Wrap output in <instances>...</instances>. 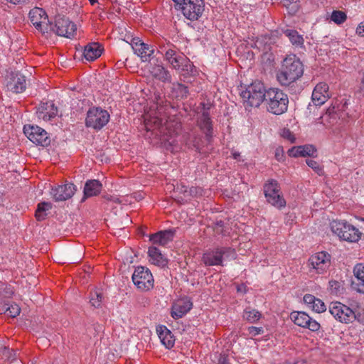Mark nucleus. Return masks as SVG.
Listing matches in <instances>:
<instances>
[{
	"mask_svg": "<svg viewBox=\"0 0 364 364\" xmlns=\"http://www.w3.org/2000/svg\"><path fill=\"white\" fill-rule=\"evenodd\" d=\"M284 33L289 38L290 42L296 46H301L304 40L302 35H300L296 30L287 29L284 31Z\"/></svg>",
	"mask_w": 364,
	"mask_h": 364,
	"instance_id": "35",
	"label": "nucleus"
},
{
	"mask_svg": "<svg viewBox=\"0 0 364 364\" xmlns=\"http://www.w3.org/2000/svg\"><path fill=\"white\" fill-rule=\"evenodd\" d=\"M274 156H275L276 159L278 161H283L284 157L283 149L280 147L277 148L275 150Z\"/></svg>",
	"mask_w": 364,
	"mask_h": 364,
	"instance_id": "47",
	"label": "nucleus"
},
{
	"mask_svg": "<svg viewBox=\"0 0 364 364\" xmlns=\"http://www.w3.org/2000/svg\"><path fill=\"white\" fill-rule=\"evenodd\" d=\"M347 16L345 12L342 11H333L331 15V21L335 23L340 25L346 21Z\"/></svg>",
	"mask_w": 364,
	"mask_h": 364,
	"instance_id": "41",
	"label": "nucleus"
},
{
	"mask_svg": "<svg viewBox=\"0 0 364 364\" xmlns=\"http://www.w3.org/2000/svg\"><path fill=\"white\" fill-rule=\"evenodd\" d=\"M330 98L329 86L325 82L318 83L312 92L311 100L314 105L321 106Z\"/></svg>",
	"mask_w": 364,
	"mask_h": 364,
	"instance_id": "19",
	"label": "nucleus"
},
{
	"mask_svg": "<svg viewBox=\"0 0 364 364\" xmlns=\"http://www.w3.org/2000/svg\"><path fill=\"white\" fill-rule=\"evenodd\" d=\"M264 194L267 201L274 207L282 209L286 206V200L276 180L269 179L264 183Z\"/></svg>",
	"mask_w": 364,
	"mask_h": 364,
	"instance_id": "7",
	"label": "nucleus"
},
{
	"mask_svg": "<svg viewBox=\"0 0 364 364\" xmlns=\"http://www.w3.org/2000/svg\"><path fill=\"white\" fill-rule=\"evenodd\" d=\"M331 230L340 240L350 243L358 242L362 236V232L358 228L345 220L332 221Z\"/></svg>",
	"mask_w": 364,
	"mask_h": 364,
	"instance_id": "2",
	"label": "nucleus"
},
{
	"mask_svg": "<svg viewBox=\"0 0 364 364\" xmlns=\"http://www.w3.org/2000/svg\"><path fill=\"white\" fill-rule=\"evenodd\" d=\"M282 136L284 138L293 141L294 137L292 135L291 132L289 129H284L282 132Z\"/></svg>",
	"mask_w": 364,
	"mask_h": 364,
	"instance_id": "49",
	"label": "nucleus"
},
{
	"mask_svg": "<svg viewBox=\"0 0 364 364\" xmlns=\"http://www.w3.org/2000/svg\"><path fill=\"white\" fill-rule=\"evenodd\" d=\"M329 312L341 323H349L357 319L359 322L364 323V317L360 313H355L350 308L340 302L331 304Z\"/></svg>",
	"mask_w": 364,
	"mask_h": 364,
	"instance_id": "5",
	"label": "nucleus"
},
{
	"mask_svg": "<svg viewBox=\"0 0 364 364\" xmlns=\"http://www.w3.org/2000/svg\"><path fill=\"white\" fill-rule=\"evenodd\" d=\"M201 105L203 106L204 111L200 117L198 124L201 130L205 134V141L209 142L213 134L212 122L209 113L205 110V104L201 103Z\"/></svg>",
	"mask_w": 364,
	"mask_h": 364,
	"instance_id": "27",
	"label": "nucleus"
},
{
	"mask_svg": "<svg viewBox=\"0 0 364 364\" xmlns=\"http://www.w3.org/2000/svg\"><path fill=\"white\" fill-rule=\"evenodd\" d=\"M6 87L14 93H21L26 87L25 77L18 72L11 73L6 78Z\"/></svg>",
	"mask_w": 364,
	"mask_h": 364,
	"instance_id": "18",
	"label": "nucleus"
},
{
	"mask_svg": "<svg viewBox=\"0 0 364 364\" xmlns=\"http://www.w3.org/2000/svg\"><path fill=\"white\" fill-rule=\"evenodd\" d=\"M304 74V65L300 59L290 54L282 61L276 73L277 80L282 86L288 87L299 80Z\"/></svg>",
	"mask_w": 364,
	"mask_h": 364,
	"instance_id": "1",
	"label": "nucleus"
},
{
	"mask_svg": "<svg viewBox=\"0 0 364 364\" xmlns=\"http://www.w3.org/2000/svg\"><path fill=\"white\" fill-rule=\"evenodd\" d=\"M203 141L201 139L195 138L193 142V146L198 153L205 154L207 151L203 149V146L201 145Z\"/></svg>",
	"mask_w": 364,
	"mask_h": 364,
	"instance_id": "44",
	"label": "nucleus"
},
{
	"mask_svg": "<svg viewBox=\"0 0 364 364\" xmlns=\"http://www.w3.org/2000/svg\"><path fill=\"white\" fill-rule=\"evenodd\" d=\"M13 352H14V357L16 356V355L18 354V350H12Z\"/></svg>",
	"mask_w": 364,
	"mask_h": 364,
	"instance_id": "61",
	"label": "nucleus"
},
{
	"mask_svg": "<svg viewBox=\"0 0 364 364\" xmlns=\"http://www.w3.org/2000/svg\"><path fill=\"white\" fill-rule=\"evenodd\" d=\"M274 43V41H272L271 38H269L268 41H265V44H264V48H263V49H264V50H267V49H268V48H269V46L271 43Z\"/></svg>",
	"mask_w": 364,
	"mask_h": 364,
	"instance_id": "55",
	"label": "nucleus"
},
{
	"mask_svg": "<svg viewBox=\"0 0 364 364\" xmlns=\"http://www.w3.org/2000/svg\"><path fill=\"white\" fill-rule=\"evenodd\" d=\"M77 30L76 25L69 18L58 17L55 19V25L49 28V31H53L57 35L71 38L73 37Z\"/></svg>",
	"mask_w": 364,
	"mask_h": 364,
	"instance_id": "13",
	"label": "nucleus"
},
{
	"mask_svg": "<svg viewBox=\"0 0 364 364\" xmlns=\"http://www.w3.org/2000/svg\"><path fill=\"white\" fill-rule=\"evenodd\" d=\"M161 53H164L165 60L171 65V66L177 70L181 69V65L186 60V57L176 49L173 45H168V46L160 47Z\"/></svg>",
	"mask_w": 364,
	"mask_h": 364,
	"instance_id": "15",
	"label": "nucleus"
},
{
	"mask_svg": "<svg viewBox=\"0 0 364 364\" xmlns=\"http://www.w3.org/2000/svg\"><path fill=\"white\" fill-rule=\"evenodd\" d=\"M104 299L103 294L100 289H95L90 292V303L95 308H100Z\"/></svg>",
	"mask_w": 364,
	"mask_h": 364,
	"instance_id": "36",
	"label": "nucleus"
},
{
	"mask_svg": "<svg viewBox=\"0 0 364 364\" xmlns=\"http://www.w3.org/2000/svg\"><path fill=\"white\" fill-rule=\"evenodd\" d=\"M183 15L188 20L196 21L202 15L205 4L204 0H173Z\"/></svg>",
	"mask_w": 364,
	"mask_h": 364,
	"instance_id": "6",
	"label": "nucleus"
},
{
	"mask_svg": "<svg viewBox=\"0 0 364 364\" xmlns=\"http://www.w3.org/2000/svg\"><path fill=\"white\" fill-rule=\"evenodd\" d=\"M359 220H360V221H361V222H363V223H364V218H360L359 219Z\"/></svg>",
	"mask_w": 364,
	"mask_h": 364,
	"instance_id": "63",
	"label": "nucleus"
},
{
	"mask_svg": "<svg viewBox=\"0 0 364 364\" xmlns=\"http://www.w3.org/2000/svg\"><path fill=\"white\" fill-rule=\"evenodd\" d=\"M156 331L161 343L166 348L171 349L173 347L175 338L170 330L165 326H160L157 327Z\"/></svg>",
	"mask_w": 364,
	"mask_h": 364,
	"instance_id": "29",
	"label": "nucleus"
},
{
	"mask_svg": "<svg viewBox=\"0 0 364 364\" xmlns=\"http://www.w3.org/2000/svg\"><path fill=\"white\" fill-rule=\"evenodd\" d=\"M267 91L262 82L255 81L240 92V96L247 105L257 107L265 100Z\"/></svg>",
	"mask_w": 364,
	"mask_h": 364,
	"instance_id": "4",
	"label": "nucleus"
},
{
	"mask_svg": "<svg viewBox=\"0 0 364 364\" xmlns=\"http://www.w3.org/2000/svg\"><path fill=\"white\" fill-rule=\"evenodd\" d=\"M218 364H228V355L225 353H220Z\"/></svg>",
	"mask_w": 364,
	"mask_h": 364,
	"instance_id": "48",
	"label": "nucleus"
},
{
	"mask_svg": "<svg viewBox=\"0 0 364 364\" xmlns=\"http://www.w3.org/2000/svg\"><path fill=\"white\" fill-rule=\"evenodd\" d=\"M165 126H166V129H168V128L170 127V124H169L168 122H166L165 123Z\"/></svg>",
	"mask_w": 364,
	"mask_h": 364,
	"instance_id": "62",
	"label": "nucleus"
},
{
	"mask_svg": "<svg viewBox=\"0 0 364 364\" xmlns=\"http://www.w3.org/2000/svg\"><path fill=\"white\" fill-rule=\"evenodd\" d=\"M149 72L154 78L163 82H170L171 80V75L169 71L161 64L151 65Z\"/></svg>",
	"mask_w": 364,
	"mask_h": 364,
	"instance_id": "28",
	"label": "nucleus"
},
{
	"mask_svg": "<svg viewBox=\"0 0 364 364\" xmlns=\"http://www.w3.org/2000/svg\"><path fill=\"white\" fill-rule=\"evenodd\" d=\"M248 332L250 335L255 336L263 333V328L251 326L248 328Z\"/></svg>",
	"mask_w": 364,
	"mask_h": 364,
	"instance_id": "45",
	"label": "nucleus"
},
{
	"mask_svg": "<svg viewBox=\"0 0 364 364\" xmlns=\"http://www.w3.org/2000/svg\"><path fill=\"white\" fill-rule=\"evenodd\" d=\"M192 303L187 299H181L177 300L172 306L171 316L178 319L182 318L192 308Z\"/></svg>",
	"mask_w": 364,
	"mask_h": 364,
	"instance_id": "21",
	"label": "nucleus"
},
{
	"mask_svg": "<svg viewBox=\"0 0 364 364\" xmlns=\"http://www.w3.org/2000/svg\"><path fill=\"white\" fill-rule=\"evenodd\" d=\"M104 198H105L107 200L112 201L113 196H105Z\"/></svg>",
	"mask_w": 364,
	"mask_h": 364,
	"instance_id": "58",
	"label": "nucleus"
},
{
	"mask_svg": "<svg viewBox=\"0 0 364 364\" xmlns=\"http://www.w3.org/2000/svg\"><path fill=\"white\" fill-rule=\"evenodd\" d=\"M338 116V114L336 113L330 114L329 115H328V117H329V119H330V123L333 124V121L336 119Z\"/></svg>",
	"mask_w": 364,
	"mask_h": 364,
	"instance_id": "53",
	"label": "nucleus"
},
{
	"mask_svg": "<svg viewBox=\"0 0 364 364\" xmlns=\"http://www.w3.org/2000/svg\"><path fill=\"white\" fill-rule=\"evenodd\" d=\"M171 93L173 97L181 100L188 97V88L181 83H173Z\"/></svg>",
	"mask_w": 364,
	"mask_h": 364,
	"instance_id": "34",
	"label": "nucleus"
},
{
	"mask_svg": "<svg viewBox=\"0 0 364 364\" xmlns=\"http://www.w3.org/2000/svg\"><path fill=\"white\" fill-rule=\"evenodd\" d=\"M306 162V164L310 168H311L318 175L321 176L323 174L324 171L323 167L316 161L311 159H307Z\"/></svg>",
	"mask_w": 364,
	"mask_h": 364,
	"instance_id": "43",
	"label": "nucleus"
},
{
	"mask_svg": "<svg viewBox=\"0 0 364 364\" xmlns=\"http://www.w3.org/2000/svg\"><path fill=\"white\" fill-rule=\"evenodd\" d=\"M263 40L262 39H259V38H257L255 45V46L259 48V49H261V45H262V43Z\"/></svg>",
	"mask_w": 364,
	"mask_h": 364,
	"instance_id": "56",
	"label": "nucleus"
},
{
	"mask_svg": "<svg viewBox=\"0 0 364 364\" xmlns=\"http://www.w3.org/2000/svg\"><path fill=\"white\" fill-rule=\"evenodd\" d=\"M265 102L267 110L274 114H282L288 108L289 98L286 93L278 88H270L267 91Z\"/></svg>",
	"mask_w": 364,
	"mask_h": 364,
	"instance_id": "3",
	"label": "nucleus"
},
{
	"mask_svg": "<svg viewBox=\"0 0 364 364\" xmlns=\"http://www.w3.org/2000/svg\"><path fill=\"white\" fill-rule=\"evenodd\" d=\"M316 153V148L311 144L294 146L288 151L289 155L291 157L314 156Z\"/></svg>",
	"mask_w": 364,
	"mask_h": 364,
	"instance_id": "26",
	"label": "nucleus"
},
{
	"mask_svg": "<svg viewBox=\"0 0 364 364\" xmlns=\"http://www.w3.org/2000/svg\"><path fill=\"white\" fill-rule=\"evenodd\" d=\"M89 1L90 2L91 5H94L97 1V0H89Z\"/></svg>",
	"mask_w": 364,
	"mask_h": 364,
	"instance_id": "60",
	"label": "nucleus"
},
{
	"mask_svg": "<svg viewBox=\"0 0 364 364\" xmlns=\"http://www.w3.org/2000/svg\"><path fill=\"white\" fill-rule=\"evenodd\" d=\"M14 291L10 284L0 282V299L10 298Z\"/></svg>",
	"mask_w": 364,
	"mask_h": 364,
	"instance_id": "40",
	"label": "nucleus"
},
{
	"mask_svg": "<svg viewBox=\"0 0 364 364\" xmlns=\"http://www.w3.org/2000/svg\"><path fill=\"white\" fill-rule=\"evenodd\" d=\"M174 235V231L171 230H166L164 231H159L150 236V240L151 241L153 246L160 245L166 246L169 242L173 240Z\"/></svg>",
	"mask_w": 364,
	"mask_h": 364,
	"instance_id": "23",
	"label": "nucleus"
},
{
	"mask_svg": "<svg viewBox=\"0 0 364 364\" xmlns=\"http://www.w3.org/2000/svg\"><path fill=\"white\" fill-rule=\"evenodd\" d=\"M102 188V184L98 180H88L85 184L82 202L85 201L87 198L99 195Z\"/></svg>",
	"mask_w": 364,
	"mask_h": 364,
	"instance_id": "25",
	"label": "nucleus"
},
{
	"mask_svg": "<svg viewBox=\"0 0 364 364\" xmlns=\"http://www.w3.org/2000/svg\"><path fill=\"white\" fill-rule=\"evenodd\" d=\"M304 302L307 306L317 313H322L326 311V307L322 300L315 297L312 294H306L304 296Z\"/></svg>",
	"mask_w": 364,
	"mask_h": 364,
	"instance_id": "30",
	"label": "nucleus"
},
{
	"mask_svg": "<svg viewBox=\"0 0 364 364\" xmlns=\"http://www.w3.org/2000/svg\"><path fill=\"white\" fill-rule=\"evenodd\" d=\"M102 51L103 47L100 43H90L85 46L83 56L88 61H94L101 56Z\"/></svg>",
	"mask_w": 364,
	"mask_h": 364,
	"instance_id": "24",
	"label": "nucleus"
},
{
	"mask_svg": "<svg viewBox=\"0 0 364 364\" xmlns=\"http://www.w3.org/2000/svg\"><path fill=\"white\" fill-rule=\"evenodd\" d=\"M177 126H178L177 129H179L181 127V124H177Z\"/></svg>",
	"mask_w": 364,
	"mask_h": 364,
	"instance_id": "64",
	"label": "nucleus"
},
{
	"mask_svg": "<svg viewBox=\"0 0 364 364\" xmlns=\"http://www.w3.org/2000/svg\"><path fill=\"white\" fill-rule=\"evenodd\" d=\"M356 33L360 36H364V23L361 22L356 28Z\"/></svg>",
	"mask_w": 364,
	"mask_h": 364,
	"instance_id": "50",
	"label": "nucleus"
},
{
	"mask_svg": "<svg viewBox=\"0 0 364 364\" xmlns=\"http://www.w3.org/2000/svg\"><path fill=\"white\" fill-rule=\"evenodd\" d=\"M237 291L239 293L244 294L246 292V286L243 284L237 285Z\"/></svg>",
	"mask_w": 364,
	"mask_h": 364,
	"instance_id": "51",
	"label": "nucleus"
},
{
	"mask_svg": "<svg viewBox=\"0 0 364 364\" xmlns=\"http://www.w3.org/2000/svg\"><path fill=\"white\" fill-rule=\"evenodd\" d=\"M183 75H191L193 73L194 66L190 60L186 58V60L181 65V69Z\"/></svg>",
	"mask_w": 364,
	"mask_h": 364,
	"instance_id": "42",
	"label": "nucleus"
},
{
	"mask_svg": "<svg viewBox=\"0 0 364 364\" xmlns=\"http://www.w3.org/2000/svg\"><path fill=\"white\" fill-rule=\"evenodd\" d=\"M109 114L107 110L93 107L90 108L87 113L85 125L87 127L100 130L109 122Z\"/></svg>",
	"mask_w": 364,
	"mask_h": 364,
	"instance_id": "8",
	"label": "nucleus"
},
{
	"mask_svg": "<svg viewBox=\"0 0 364 364\" xmlns=\"http://www.w3.org/2000/svg\"><path fill=\"white\" fill-rule=\"evenodd\" d=\"M346 115H347V114H345L343 112H342L340 114L339 117H341V119H340V122H338V125H342L346 121V119L345 118Z\"/></svg>",
	"mask_w": 364,
	"mask_h": 364,
	"instance_id": "54",
	"label": "nucleus"
},
{
	"mask_svg": "<svg viewBox=\"0 0 364 364\" xmlns=\"http://www.w3.org/2000/svg\"><path fill=\"white\" fill-rule=\"evenodd\" d=\"M360 89L362 90H364V73H363V77L362 80H361Z\"/></svg>",
	"mask_w": 364,
	"mask_h": 364,
	"instance_id": "59",
	"label": "nucleus"
},
{
	"mask_svg": "<svg viewBox=\"0 0 364 364\" xmlns=\"http://www.w3.org/2000/svg\"><path fill=\"white\" fill-rule=\"evenodd\" d=\"M1 310L4 311L6 314L12 318L17 316L21 311L20 307L16 304L10 305L9 304H5L2 306Z\"/></svg>",
	"mask_w": 364,
	"mask_h": 364,
	"instance_id": "39",
	"label": "nucleus"
},
{
	"mask_svg": "<svg viewBox=\"0 0 364 364\" xmlns=\"http://www.w3.org/2000/svg\"><path fill=\"white\" fill-rule=\"evenodd\" d=\"M331 264V255L326 252H319L310 257L308 265L309 273L321 274L325 273Z\"/></svg>",
	"mask_w": 364,
	"mask_h": 364,
	"instance_id": "10",
	"label": "nucleus"
},
{
	"mask_svg": "<svg viewBox=\"0 0 364 364\" xmlns=\"http://www.w3.org/2000/svg\"><path fill=\"white\" fill-rule=\"evenodd\" d=\"M144 125L147 130L161 128L164 124L163 118L156 115V113L152 114V113L147 112L144 114Z\"/></svg>",
	"mask_w": 364,
	"mask_h": 364,
	"instance_id": "32",
	"label": "nucleus"
},
{
	"mask_svg": "<svg viewBox=\"0 0 364 364\" xmlns=\"http://www.w3.org/2000/svg\"><path fill=\"white\" fill-rule=\"evenodd\" d=\"M76 191V186L73 183H66L53 188L51 194L55 201H65L71 198Z\"/></svg>",
	"mask_w": 364,
	"mask_h": 364,
	"instance_id": "17",
	"label": "nucleus"
},
{
	"mask_svg": "<svg viewBox=\"0 0 364 364\" xmlns=\"http://www.w3.org/2000/svg\"><path fill=\"white\" fill-rule=\"evenodd\" d=\"M290 318L296 326L313 332L318 331L321 328L320 323L304 311H294L290 314Z\"/></svg>",
	"mask_w": 364,
	"mask_h": 364,
	"instance_id": "14",
	"label": "nucleus"
},
{
	"mask_svg": "<svg viewBox=\"0 0 364 364\" xmlns=\"http://www.w3.org/2000/svg\"><path fill=\"white\" fill-rule=\"evenodd\" d=\"M132 279L136 288L141 291H149L154 287V279L153 275L146 267L142 266L136 267Z\"/></svg>",
	"mask_w": 364,
	"mask_h": 364,
	"instance_id": "9",
	"label": "nucleus"
},
{
	"mask_svg": "<svg viewBox=\"0 0 364 364\" xmlns=\"http://www.w3.org/2000/svg\"><path fill=\"white\" fill-rule=\"evenodd\" d=\"M150 261L159 267H164L167 265L168 261L156 246H151L148 250Z\"/></svg>",
	"mask_w": 364,
	"mask_h": 364,
	"instance_id": "31",
	"label": "nucleus"
},
{
	"mask_svg": "<svg viewBox=\"0 0 364 364\" xmlns=\"http://www.w3.org/2000/svg\"><path fill=\"white\" fill-rule=\"evenodd\" d=\"M262 317V314L257 310L247 308L243 313V318L250 323H255L259 321Z\"/></svg>",
	"mask_w": 364,
	"mask_h": 364,
	"instance_id": "38",
	"label": "nucleus"
},
{
	"mask_svg": "<svg viewBox=\"0 0 364 364\" xmlns=\"http://www.w3.org/2000/svg\"><path fill=\"white\" fill-rule=\"evenodd\" d=\"M58 107L53 101L41 102L37 107L36 114L39 119L49 121L58 114Z\"/></svg>",
	"mask_w": 364,
	"mask_h": 364,
	"instance_id": "20",
	"label": "nucleus"
},
{
	"mask_svg": "<svg viewBox=\"0 0 364 364\" xmlns=\"http://www.w3.org/2000/svg\"><path fill=\"white\" fill-rule=\"evenodd\" d=\"M51 208L52 205L50 203L41 202L38 203L35 213L36 220L38 221L43 220L47 215L46 211L50 210Z\"/></svg>",
	"mask_w": 364,
	"mask_h": 364,
	"instance_id": "37",
	"label": "nucleus"
},
{
	"mask_svg": "<svg viewBox=\"0 0 364 364\" xmlns=\"http://www.w3.org/2000/svg\"><path fill=\"white\" fill-rule=\"evenodd\" d=\"M225 252L223 248H217L203 254L202 260L206 266L220 265L223 262V256Z\"/></svg>",
	"mask_w": 364,
	"mask_h": 364,
	"instance_id": "22",
	"label": "nucleus"
},
{
	"mask_svg": "<svg viewBox=\"0 0 364 364\" xmlns=\"http://www.w3.org/2000/svg\"><path fill=\"white\" fill-rule=\"evenodd\" d=\"M353 274L358 281V291L364 293V264H357L353 268Z\"/></svg>",
	"mask_w": 364,
	"mask_h": 364,
	"instance_id": "33",
	"label": "nucleus"
},
{
	"mask_svg": "<svg viewBox=\"0 0 364 364\" xmlns=\"http://www.w3.org/2000/svg\"><path fill=\"white\" fill-rule=\"evenodd\" d=\"M112 202L115 203H122L121 200L117 196H113Z\"/></svg>",
	"mask_w": 364,
	"mask_h": 364,
	"instance_id": "57",
	"label": "nucleus"
},
{
	"mask_svg": "<svg viewBox=\"0 0 364 364\" xmlns=\"http://www.w3.org/2000/svg\"><path fill=\"white\" fill-rule=\"evenodd\" d=\"M130 45L134 53L141 58L143 62L151 60V58L154 53V48L146 43H144L139 38H132Z\"/></svg>",
	"mask_w": 364,
	"mask_h": 364,
	"instance_id": "16",
	"label": "nucleus"
},
{
	"mask_svg": "<svg viewBox=\"0 0 364 364\" xmlns=\"http://www.w3.org/2000/svg\"><path fill=\"white\" fill-rule=\"evenodd\" d=\"M329 288L332 292L336 293L340 287V284L337 281L331 280L328 282Z\"/></svg>",
	"mask_w": 364,
	"mask_h": 364,
	"instance_id": "46",
	"label": "nucleus"
},
{
	"mask_svg": "<svg viewBox=\"0 0 364 364\" xmlns=\"http://www.w3.org/2000/svg\"><path fill=\"white\" fill-rule=\"evenodd\" d=\"M28 16L31 22L37 30L43 34L48 33L50 24L45 10L35 7L29 11Z\"/></svg>",
	"mask_w": 364,
	"mask_h": 364,
	"instance_id": "12",
	"label": "nucleus"
},
{
	"mask_svg": "<svg viewBox=\"0 0 364 364\" xmlns=\"http://www.w3.org/2000/svg\"><path fill=\"white\" fill-rule=\"evenodd\" d=\"M232 157L234 159H235L238 161L242 160V156L240 155V153L237 152V151H232Z\"/></svg>",
	"mask_w": 364,
	"mask_h": 364,
	"instance_id": "52",
	"label": "nucleus"
},
{
	"mask_svg": "<svg viewBox=\"0 0 364 364\" xmlns=\"http://www.w3.org/2000/svg\"><path fill=\"white\" fill-rule=\"evenodd\" d=\"M23 132L28 139L36 145L48 146L50 144L48 133L38 126L25 125Z\"/></svg>",
	"mask_w": 364,
	"mask_h": 364,
	"instance_id": "11",
	"label": "nucleus"
}]
</instances>
